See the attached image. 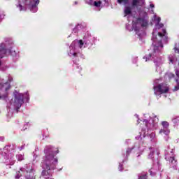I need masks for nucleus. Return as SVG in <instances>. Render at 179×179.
Instances as JSON below:
<instances>
[{
	"instance_id": "e433bc0d",
	"label": "nucleus",
	"mask_w": 179,
	"mask_h": 179,
	"mask_svg": "<svg viewBox=\"0 0 179 179\" xmlns=\"http://www.w3.org/2000/svg\"><path fill=\"white\" fill-rule=\"evenodd\" d=\"M1 64H2V62L0 61V66H1Z\"/></svg>"
},
{
	"instance_id": "ddd939ff",
	"label": "nucleus",
	"mask_w": 179,
	"mask_h": 179,
	"mask_svg": "<svg viewBox=\"0 0 179 179\" xmlns=\"http://www.w3.org/2000/svg\"><path fill=\"white\" fill-rule=\"evenodd\" d=\"M7 51H8L10 55H12V57H16V51L14 50L13 49L10 48L7 50Z\"/></svg>"
},
{
	"instance_id": "f03ea898",
	"label": "nucleus",
	"mask_w": 179,
	"mask_h": 179,
	"mask_svg": "<svg viewBox=\"0 0 179 179\" xmlns=\"http://www.w3.org/2000/svg\"><path fill=\"white\" fill-rule=\"evenodd\" d=\"M167 31L166 29H162V32H158V36L155 38H152L153 45H154V52L150 53L149 57L150 58H152L154 62H160L162 60L159 57V47L163 48V43L162 41H167Z\"/></svg>"
},
{
	"instance_id": "a878e982",
	"label": "nucleus",
	"mask_w": 179,
	"mask_h": 179,
	"mask_svg": "<svg viewBox=\"0 0 179 179\" xmlns=\"http://www.w3.org/2000/svg\"><path fill=\"white\" fill-rule=\"evenodd\" d=\"M174 50H175V52H176V54H179V49H178V48H174Z\"/></svg>"
},
{
	"instance_id": "5701e85b",
	"label": "nucleus",
	"mask_w": 179,
	"mask_h": 179,
	"mask_svg": "<svg viewBox=\"0 0 179 179\" xmlns=\"http://www.w3.org/2000/svg\"><path fill=\"white\" fill-rule=\"evenodd\" d=\"M164 26V24H160V22H159L157 24V29H162V27H163Z\"/></svg>"
},
{
	"instance_id": "393cba45",
	"label": "nucleus",
	"mask_w": 179,
	"mask_h": 179,
	"mask_svg": "<svg viewBox=\"0 0 179 179\" xmlns=\"http://www.w3.org/2000/svg\"><path fill=\"white\" fill-rule=\"evenodd\" d=\"M178 90H179L178 85H177V86L174 87L173 92H177Z\"/></svg>"
},
{
	"instance_id": "58836bf2",
	"label": "nucleus",
	"mask_w": 179,
	"mask_h": 179,
	"mask_svg": "<svg viewBox=\"0 0 179 179\" xmlns=\"http://www.w3.org/2000/svg\"><path fill=\"white\" fill-rule=\"evenodd\" d=\"M47 179H48V178H47Z\"/></svg>"
},
{
	"instance_id": "cd10ccee",
	"label": "nucleus",
	"mask_w": 179,
	"mask_h": 179,
	"mask_svg": "<svg viewBox=\"0 0 179 179\" xmlns=\"http://www.w3.org/2000/svg\"><path fill=\"white\" fill-rule=\"evenodd\" d=\"M20 10H23V6L21 3L19 4Z\"/></svg>"
},
{
	"instance_id": "1a4fd4ad",
	"label": "nucleus",
	"mask_w": 179,
	"mask_h": 179,
	"mask_svg": "<svg viewBox=\"0 0 179 179\" xmlns=\"http://www.w3.org/2000/svg\"><path fill=\"white\" fill-rule=\"evenodd\" d=\"M159 134H164V135H169L170 134V129H161L159 130Z\"/></svg>"
},
{
	"instance_id": "c9c22d12",
	"label": "nucleus",
	"mask_w": 179,
	"mask_h": 179,
	"mask_svg": "<svg viewBox=\"0 0 179 179\" xmlns=\"http://www.w3.org/2000/svg\"><path fill=\"white\" fill-rule=\"evenodd\" d=\"M170 62L173 64V62H174V60H173L172 59H170Z\"/></svg>"
},
{
	"instance_id": "c756f323",
	"label": "nucleus",
	"mask_w": 179,
	"mask_h": 179,
	"mask_svg": "<svg viewBox=\"0 0 179 179\" xmlns=\"http://www.w3.org/2000/svg\"><path fill=\"white\" fill-rule=\"evenodd\" d=\"M9 89H10V85H8V87H6V89H5L6 92H8V90H9Z\"/></svg>"
},
{
	"instance_id": "dca6fc26",
	"label": "nucleus",
	"mask_w": 179,
	"mask_h": 179,
	"mask_svg": "<svg viewBox=\"0 0 179 179\" xmlns=\"http://www.w3.org/2000/svg\"><path fill=\"white\" fill-rule=\"evenodd\" d=\"M169 162L173 164H176L177 163V160H176V157H171L169 159Z\"/></svg>"
},
{
	"instance_id": "bb28decb",
	"label": "nucleus",
	"mask_w": 179,
	"mask_h": 179,
	"mask_svg": "<svg viewBox=\"0 0 179 179\" xmlns=\"http://www.w3.org/2000/svg\"><path fill=\"white\" fill-rule=\"evenodd\" d=\"M176 75H174V73H170L169 74V78H175Z\"/></svg>"
},
{
	"instance_id": "f8f14e48",
	"label": "nucleus",
	"mask_w": 179,
	"mask_h": 179,
	"mask_svg": "<svg viewBox=\"0 0 179 179\" xmlns=\"http://www.w3.org/2000/svg\"><path fill=\"white\" fill-rule=\"evenodd\" d=\"M22 173H23V169H20V171L16 172L15 178L16 179L20 178V176H22Z\"/></svg>"
},
{
	"instance_id": "aec40b11",
	"label": "nucleus",
	"mask_w": 179,
	"mask_h": 179,
	"mask_svg": "<svg viewBox=\"0 0 179 179\" xmlns=\"http://www.w3.org/2000/svg\"><path fill=\"white\" fill-rule=\"evenodd\" d=\"M5 85H8V83H0V90H2V89H3Z\"/></svg>"
},
{
	"instance_id": "7c9ffc66",
	"label": "nucleus",
	"mask_w": 179,
	"mask_h": 179,
	"mask_svg": "<svg viewBox=\"0 0 179 179\" xmlns=\"http://www.w3.org/2000/svg\"><path fill=\"white\" fill-rule=\"evenodd\" d=\"M160 20H162V19L160 18V17H157V23H160Z\"/></svg>"
},
{
	"instance_id": "9b49d317",
	"label": "nucleus",
	"mask_w": 179,
	"mask_h": 179,
	"mask_svg": "<svg viewBox=\"0 0 179 179\" xmlns=\"http://www.w3.org/2000/svg\"><path fill=\"white\" fill-rule=\"evenodd\" d=\"M162 125L164 129H169V127H170V124L167 121L162 122Z\"/></svg>"
},
{
	"instance_id": "423d86ee",
	"label": "nucleus",
	"mask_w": 179,
	"mask_h": 179,
	"mask_svg": "<svg viewBox=\"0 0 179 179\" xmlns=\"http://www.w3.org/2000/svg\"><path fill=\"white\" fill-rule=\"evenodd\" d=\"M6 52H8L6 45L3 43H0V59L3 58L6 55Z\"/></svg>"
},
{
	"instance_id": "b1692460",
	"label": "nucleus",
	"mask_w": 179,
	"mask_h": 179,
	"mask_svg": "<svg viewBox=\"0 0 179 179\" xmlns=\"http://www.w3.org/2000/svg\"><path fill=\"white\" fill-rule=\"evenodd\" d=\"M79 44H80V48H82V47H83V40H80L79 41Z\"/></svg>"
},
{
	"instance_id": "6e6552de",
	"label": "nucleus",
	"mask_w": 179,
	"mask_h": 179,
	"mask_svg": "<svg viewBox=\"0 0 179 179\" xmlns=\"http://www.w3.org/2000/svg\"><path fill=\"white\" fill-rule=\"evenodd\" d=\"M24 176L26 179H36V177H34V172H33V169L30 171H26Z\"/></svg>"
},
{
	"instance_id": "f704fd0d",
	"label": "nucleus",
	"mask_w": 179,
	"mask_h": 179,
	"mask_svg": "<svg viewBox=\"0 0 179 179\" xmlns=\"http://www.w3.org/2000/svg\"><path fill=\"white\" fill-rule=\"evenodd\" d=\"M150 8H155V5L154 4H150Z\"/></svg>"
},
{
	"instance_id": "72a5a7b5",
	"label": "nucleus",
	"mask_w": 179,
	"mask_h": 179,
	"mask_svg": "<svg viewBox=\"0 0 179 179\" xmlns=\"http://www.w3.org/2000/svg\"><path fill=\"white\" fill-rule=\"evenodd\" d=\"M175 80H176L177 85H178V83H179V79H178V78H176Z\"/></svg>"
},
{
	"instance_id": "412c9836",
	"label": "nucleus",
	"mask_w": 179,
	"mask_h": 179,
	"mask_svg": "<svg viewBox=\"0 0 179 179\" xmlns=\"http://www.w3.org/2000/svg\"><path fill=\"white\" fill-rule=\"evenodd\" d=\"M0 99H8V93L3 94L2 96H0Z\"/></svg>"
},
{
	"instance_id": "a211bd4d",
	"label": "nucleus",
	"mask_w": 179,
	"mask_h": 179,
	"mask_svg": "<svg viewBox=\"0 0 179 179\" xmlns=\"http://www.w3.org/2000/svg\"><path fill=\"white\" fill-rule=\"evenodd\" d=\"M139 3V0H132L131 5L132 6H138Z\"/></svg>"
},
{
	"instance_id": "4468645a",
	"label": "nucleus",
	"mask_w": 179,
	"mask_h": 179,
	"mask_svg": "<svg viewBox=\"0 0 179 179\" xmlns=\"http://www.w3.org/2000/svg\"><path fill=\"white\" fill-rule=\"evenodd\" d=\"M4 149L8 152H12V150H15V147L12 145H6L4 147Z\"/></svg>"
},
{
	"instance_id": "4be33fe9",
	"label": "nucleus",
	"mask_w": 179,
	"mask_h": 179,
	"mask_svg": "<svg viewBox=\"0 0 179 179\" xmlns=\"http://www.w3.org/2000/svg\"><path fill=\"white\" fill-rule=\"evenodd\" d=\"M173 122H174L175 124H177V122H178V121H179V117H176V118H174V119L173 120Z\"/></svg>"
},
{
	"instance_id": "0eeeda50",
	"label": "nucleus",
	"mask_w": 179,
	"mask_h": 179,
	"mask_svg": "<svg viewBox=\"0 0 179 179\" xmlns=\"http://www.w3.org/2000/svg\"><path fill=\"white\" fill-rule=\"evenodd\" d=\"M136 22L141 24V27H148V21L144 17H138L136 19Z\"/></svg>"
},
{
	"instance_id": "f257e3e1",
	"label": "nucleus",
	"mask_w": 179,
	"mask_h": 179,
	"mask_svg": "<svg viewBox=\"0 0 179 179\" xmlns=\"http://www.w3.org/2000/svg\"><path fill=\"white\" fill-rule=\"evenodd\" d=\"M45 156L43 157L41 167L43 169L41 176L45 178H50V170H55L58 163V158H55V155L59 153V150L55 151V148H45L44 150Z\"/></svg>"
},
{
	"instance_id": "c85d7f7f",
	"label": "nucleus",
	"mask_w": 179,
	"mask_h": 179,
	"mask_svg": "<svg viewBox=\"0 0 179 179\" xmlns=\"http://www.w3.org/2000/svg\"><path fill=\"white\" fill-rule=\"evenodd\" d=\"M176 75L177 78H179V71L178 70H176Z\"/></svg>"
},
{
	"instance_id": "20e7f679",
	"label": "nucleus",
	"mask_w": 179,
	"mask_h": 179,
	"mask_svg": "<svg viewBox=\"0 0 179 179\" xmlns=\"http://www.w3.org/2000/svg\"><path fill=\"white\" fill-rule=\"evenodd\" d=\"M23 94H15V100H14V103L17 110L22 107V105L23 103H24L23 99H24Z\"/></svg>"
},
{
	"instance_id": "f3484780",
	"label": "nucleus",
	"mask_w": 179,
	"mask_h": 179,
	"mask_svg": "<svg viewBox=\"0 0 179 179\" xmlns=\"http://www.w3.org/2000/svg\"><path fill=\"white\" fill-rule=\"evenodd\" d=\"M129 2V0H117V3H124V5H127Z\"/></svg>"
},
{
	"instance_id": "39448f33",
	"label": "nucleus",
	"mask_w": 179,
	"mask_h": 179,
	"mask_svg": "<svg viewBox=\"0 0 179 179\" xmlns=\"http://www.w3.org/2000/svg\"><path fill=\"white\" fill-rule=\"evenodd\" d=\"M22 2L24 6H31V8H37V5L40 3V0H20V3Z\"/></svg>"
},
{
	"instance_id": "9d476101",
	"label": "nucleus",
	"mask_w": 179,
	"mask_h": 179,
	"mask_svg": "<svg viewBox=\"0 0 179 179\" xmlns=\"http://www.w3.org/2000/svg\"><path fill=\"white\" fill-rule=\"evenodd\" d=\"M132 13V10H131V7L127 6L124 8V14L125 15H131Z\"/></svg>"
},
{
	"instance_id": "4c0bfd02",
	"label": "nucleus",
	"mask_w": 179,
	"mask_h": 179,
	"mask_svg": "<svg viewBox=\"0 0 179 179\" xmlns=\"http://www.w3.org/2000/svg\"><path fill=\"white\" fill-rule=\"evenodd\" d=\"M75 3L76 4V3H78L77 2H75Z\"/></svg>"
},
{
	"instance_id": "473e14b6",
	"label": "nucleus",
	"mask_w": 179,
	"mask_h": 179,
	"mask_svg": "<svg viewBox=\"0 0 179 179\" xmlns=\"http://www.w3.org/2000/svg\"><path fill=\"white\" fill-rule=\"evenodd\" d=\"M73 56L78 57V53H76V52L73 53Z\"/></svg>"
},
{
	"instance_id": "2eb2a0df",
	"label": "nucleus",
	"mask_w": 179,
	"mask_h": 179,
	"mask_svg": "<svg viewBox=\"0 0 179 179\" xmlns=\"http://www.w3.org/2000/svg\"><path fill=\"white\" fill-rule=\"evenodd\" d=\"M94 6L96 8H100L101 6V1H94Z\"/></svg>"
},
{
	"instance_id": "6ab92c4d",
	"label": "nucleus",
	"mask_w": 179,
	"mask_h": 179,
	"mask_svg": "<svg viewBox=\"0 0 179 179\" xmlns=\"http://www.w3.org/2000/svg\"><path fill=\"white\" fill-rule=\"evenodd\" d=\"M133 150H134V148H127V150L126 151L127 156L131 154V152H132Z\"/></svg>"
},
{
	"instance_id": "2f4dec72",
	"label": "nucleus",
	"mask_w": 179,
	"mask_h": 179,
	"mask_svg": "<svg viewBox=\"0 0 179 179\" xmlns=\"http://www.w3.org/2000/svg\"><path fill=\"white\" fill-rule=\"evenodd\" d=\"M155 155V151H152L151 152H150V156H153Z\"/></svg>"
},
{
	"instance_id": "7ed1b4c3",
	"label": "nucleus",
	"mask_w": 179,
	"mask_h": 179,
	"mask_svg": "<svg viewBox=\"0 0 179 179\" xmlns=\"http://www.w3.org/2000/svg\"><path fill=\"white\" fill-rule=\"evenodd\" d=\"M153 90H154V94L155 96H157V93H159V94H164L166 93H169V90H170V87H169V85L166 83H161L157 86H154Z\"/></svg>"
}]
</instances>
